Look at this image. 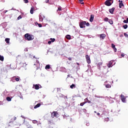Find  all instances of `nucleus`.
Wrapping results in <instances>:
<instances>
[{
  "label": "nucleus",
  "instance_id": "1",
  "mask_svg": "<svg viewBox=\"0 0 128 128\" xmlns=\"http://www.w3.org/2000/svg\"><path fill=\"white\" fill-rule=\"evenodd\" d=\"M24 38L25 40H34V36L28 34H26L24 35Z\"/></svg>",
  "mask_w": 128,
  "mask_h": 128
},
{
  "label": "nucleus",
  "instance_id": "2",
  "mask_svg": "<svg viewBox=\"0 0 128 128\" xmlns=\"http://www.w3.org/2000/svg\"><path fill=\"white\" fill-rule=\"evenodd\" d=\"M86 21H82L79 24V26L80 28H86Z\"/></svg>",
  "mask_w": 128,
  "mask_h": 128
},
{
  "label": "nucleus",
  "instance_id": "3",
  "mask_svg": "<svg viewBox=\"0 0 128 128\" xmlns=\"http://www.w3.org/2000/svg\"><path fill=\"white\" fill-rule=\"evenodd\" d=\"M51 116L52 118H58L60 116V114L56 112H54L51 114Z\"/></svg>",
  "mask_w": 128,
  "mask_h": 128
},
{
  "label": "nucleus",
  "instance_id": "4",
  "mask_svg": "<svg viewBox=\"0 0 128 128\" xmlns=\"http://www.w3.org/2000/svg\"><path fill=\"white\" fill-rule=\"evenodd\" d=\"M112 0H107L105 2L104 4L108 6H112Z\"/></svg>",
  "mask_w": 128,
  "mask_h": 128
},
{
  "label": "nucleus",
  "instance_id": "5",
  "mask_svg": "<svg viewBox=\"0 0 128 128\" xmlns=\"http://www.w3.org/2000/svg\"><path fill=\"white\" fill-rule=\"evenodd\" d=\"M121 100L122 102H126V97L124 96V94H122L120 96Z\"/></svg>",
  "mask_w": 128,
  "mask_h": 128
},
{
  "label": "nucleus",
  "instance_id": "6",
  "mask_svg": "<svg viewBox=\"0 0 128 128\" xmlns=\"http://www.w3.org/2000/svg\"><path fill=\"white\" fill-rule=\"evenodd\" d=\"M86 62L88 64H90V56H88V55H86Z\"/></svg>",
  "mask_w": 128,
  "mask_h": 128
},
{
  "label": "nucleus",
  "instance_id": "7",
  "mask_svg": "<svg viewBox=\"0 0 128 128\" xmlns=\"http://www.w3.org/2000/svg\"><path fill=\"white\" fill-rule=\"evenodd\" d=\"M94 15L91 14L90 18V22H94Z\"/></svg>",
  "mask_w": 128,
  "mask_h": 128
},
{
  "label": "nucleus",
  "instance_id": "8",
  "mask_svg": "<svg viewBox=\"0 0 128 128\" xmlns=\"http://www.w3.org/2000/svg\"><path fill=\"white\" fill-rule=\"evenodd\" d=\"M114 8H110L109 10V12H110V14H114Z\"/></svg>",
  "mask_w": 128,
  "mask_h": 128
},
{
  "label": "nucleus",
  "instance_id": "9",
  "mask_svg": "<svg viewBox=\"0 0 128 128\" xmlns=\"http://www.w3.org/2000/svg\"><path fill=\"white\" fill-rule=\"evenodd\" d=\"M106 34H100V38L102 40H104V38H106Z\"/></svg>",
  "mask_w": 128,
  "mask_h": 128
},
{
  "label": "nucleus",
  "instance_id": "10",
  "mask_svg": "<svg viewBox=\"0 0 128 128\" xmlns=\"http://www.w3.org/2000/svg\"><path fill=\"white\" fill-rule=\"evenodd\" d=\"M118 2H120V4H119V8H122V6H124V4H122V1H120V0H119Z\"/></svg>",
  "mask_w": 128,
  "mask_h": 128
},
{
  "label": "nucleus",
  "instance_id": "11",
  "mask_svg": "<svg viewBox=\"0 0 128 128\" xmlns=\"http://www.w3.org/2000/svg\"><path fill=\"white\" fill-rule=\"evenodd\" d=\"M34 87L35 90H39L40 89V86L38 84H34Z\"/></svg>",
  "mask_w": 128,
  "mask_h": 128
},
{
  "label": "nucleus",
  "instance_id": "12",
  "mask_svg": "<svg viewBox=\"0 0 128 128\" xmlns=\"http://www.w3.org/2000/svg\"><path fill=\"white\" fill-rule=\"evenodd\" d=\"M112 61L109 62L108 64V68H112Z\"/></svg>",
  "mask_w": 128,
  "mask_h": 128
},
{
  "label": "nucleus",
  "instance_id": "13",
  "mask_svg": "<svg viewBox=\"0 0 128 128\" xmlns=\"http://www.w3.org/2000/svg\"><path fill=\"white\" fill-rule=\"evenodd\" d=\"M16 78L15 80H16V82H20V77L18 76V78H16V76H14L12 78Z\"/></svg>",
  "mask_w": 128,
  "mask_h": 128
},
{
  "label": "nucleus",
  "instance_id": "14",
  "mask_svg": "<svg viewBox=\"0 0 128 128\" xmlns=\"http://www.w3.org/2000/svg\"><path fill=\"white\" fill-rule=\"evenodd\" d=\"M10 38H6L5 39V42H6V44H10Z\"/></svg>",
  "mask_w": 128,
  "mask_h": 128
},
{
  "label": "nucleus",
  "instance_id": "15",
  "mask_svg": "<svg viewBox=\"0 0 128 128\" xmlns=\"http://www.w3.org/2000/svg\"><path fill=\"white\" fill-rule=\"evenodd\" d=\"M66 38H67V40H70L72 38V37H70V36L68 34L66 35Z\"/></svg>",
  "mask_w": 128,
  "mask_h": 128
},
{
  "label": "nucleus",
  "instance_id": "16",
  "mask_svg": "<svg viewBox=\"0 0 128 128\" xmlns=\"http://www.w3.org/2000/svg\"><path fill=\"white\" fill-rule=\"evenodd\" d=\"M40 104H38L34 106V108H40Z\"/></svg>",
  "mask_w": 128,
  "mask_h": 128
},
{
  "label": "nucleus",
  "instance_id": "17",
  "mask_svg": "<svg viewBox=\"0 0 128 128\" xmlns=\"http://www.w3.org/2000/svg\"><path fill=\"white\" fill-rule=\"evenodd\" d=\"M70 88H76V84H72L70 86Z\"/></svg>",
  "mask_w": 128,
  "mask_h": 128
},
{
  "label": "nucleus",
  "instance_id": "18",
  "mask_svg": "<svg viewBox=\"0 0 128 128\" xmlns=\"http://www.w3.org/2000/svg\"><path fill=\"white\" fill-rule=\"evenodd\" d=\"M106 88H112V86L110 84H106Z\"/></svg>",
  "mask_w": 128,
  "mask_h": 128
},
{
  "label": "nucleus",
  "instance_id": "19",
  "mask_svg": "<svg viewBox=\"0 0 128 128\" xmlns=\"http://www.w3.org/2000/svg\"><path fill=\"white\" fill-rule=\"evenodd\" d=\"M4 56H0V60H1V62H4Z\"/></svg>",
  "mask_w": 128,
  "mask_h": 128
},
{
  "label": "nucleus",
  "instance_id": "20",
  "mask_svg": "<svg viewBox=\"0 0 128 128\" xmlns=\"http://www.w3.org/2000/svg\"><path fill=\"white\" fill-rule=\"evenodd\" d=\"M46 70H50V65H46L45 67Z\"/></svg>",
  "mask_w": 128,
  "mask_h": 128
},
{
  "label": "nucleus",
  "instance_id": "21",
  "mask_svg": "<svg viewBox=\"0 0 128 128\" xmlns=\"http://www.w3.org/2000/svg\"><path fill=\"white\" fill-rule=\"evenodd\" d=\"M34 9L33 8H31L30 10V12L32 14H34Z\"/></svg>",
  "mask_w": 128,
  "mask_h": 128
},
{
  "label": "nucleus",
  "instance_id": "22",
  "mask_svg": "<svg viewBox=\"0 0 128 128\" xmlns=\"http://www.w3.org/2000/svg\"><path fill=\"white\" fill-rule=\"evenodd\" d=\"M22 15H20L17 18V20H22Z\"/></svg>",
  "mask_w": 128,
  "mask_h": 128
},
{
  "label": "nucleus",
  "instance_id": "23",
  "mask_svg": "<svg viewBox=\"0 0 128 128\" xmlns=\"http://www.w3.org/2000/svg\"><path fill=\"white\" fill-rule=\"evenodd\" d=\"M26 126L28 128H34L32 125L28 124L26 125Z\"/></svg>",
  "mask_w": 128,
  "mask_h": 128
},
{
  "label": "nucleus",
  "instance_id": "24",
  "mask_svg": "<svg viewBox=\"0 0 128 128\" xmlns=\"http://www.w3.org/2000/svg\"><path fill=\"white\" fill-rule=\"evenodd\" d=\"M108 22L110 24H114V22L112 20H110Z\"/></svg>",
  "mask_w": 128,
  "mask_h": 128
},
{
  "label": "nucleus",
  "instance_id": "25",
  "mask_svg": "<svg viewBox=\"0 0 128 128\" xmlns=\"http://www.w3.org/2000/svg\"><path fill=\"white\" fill-rule=\"evenodd\" d=\"M6 100H7L8 102H10V100H12V98H10V97H7V98H6Z\"/></svg>",
  "mask_w": 128,
  "mask_h": 128
},
{
  "label": "nucleus",
  "instance_id": "26",
  "mask_svg": "<svg viewBox=\"0 0 128 128\" xmlns=\"http://www.w3.org/2000/svg\"><path fill=\"white\" fill-rule=\"evenodd\" d=\"M123 28H124V30H126V28H128V24H125L124 26H123Z\"/></svg>",
  "mask_w": 128,
  "mask_h": 128
},
{
  "label": "nucleus",
  "instance_id": "27",
  "mask_svg": "<svg viewBox=\"0 0 128 128\" xmlns=\"http://www.w3.org/2000/svg\"><path fill=\"white\" fill-rule=\"evenodd\" d=\"M84 100H87V102H88V104H90V101L88 99V98H86L84 99Z\"/></svg>",
  "mask_w": 128,
  "mask_h": 128
},
{
  "label": "nucleus",
  "instance_id": "28",
  "mask_svg": "<svg viewBox=\"0 0 128 128\" xmlns=\"http://www.w3.org/2000/svg\"><path fill=\"white\" fill-rule=\"evenodd\" d=\"M124 24H128V18H127L126 20H124Z\"/></svg>",
  "mask_w": 128,
  "mask_h": 128
},
{
  "label": "nucleus",
  "instance_id": "29",
  "mask_svg": "<svg viewBox=\"0 0 128 128\" xmlns=\"http://www.w3.org/2000/svg\"><path fill=\"white\" fill-rule=\"evenodd\" d=\"M79 2L81 4H84V0H79Z\"/></svg>",
  "mask_w": 128,
  "mask_h": 128
},
{
  "label": "nucleus",
  "instance_id": "30",
  "mask_svg": "<svg viewBox=\"0 0 128 128\" xmlns=\"http://www.w3.org/2000/svg\"><path fill=\"white\" fill-rule=\"evenodd\" d=\"M102 62H100L98 63L97 66H102Z\"/></svg>",
  "mask_w": 128,
  "mask_h": 128
},
{
  "label": "nucleus",
  "instance_id": "31",
  "mask_svg": "<svg viewBox=\"0 0 128 128\" xmlns=\"http://www.w3.org/2000/svg\"><path fill=\"white\" fill-rule=\"evenodd\" d=\"M50 40L52 42H54L56 40L55 38H50Z\"/></svg>",
  "mask_w": 128,
  "mask_h": 128
},
{
  "label": "nucleus",
  "instance_id": "32",
  "mask_svg": "<svg viewBox=\"0 0 128 128\" xmlns=\"http://www.w3.org/2000/svg\"><path fill=\"white\" fill-rule=\"evenodd\" d=\"M104 22H108V18H104Z\"/></svg>",
  "mask_w": 128,
  "mask_h": 128
},
{
  "label": "nucleus",
  "instance_id": "33",
  "mask_svg": "<svg viewBox=\"0 0 128 128\" xmlns=\"http://www.w3.org/2000/svg\"><path fill=\"white\" fill-rule=\"evenodd\" d=\"M32 124H38V120H32Z\"/></svg>",
  "mask_w": 128,
  "mask_h": 128
},
{
  "label": "nucleus",
  "instance_id": "34",
  "mask_svg": "<svg viewBox=\"0 0 128 128\" xmlns=\"http://www.w3.org/2000/svg\"><path fill=\"white\" fill-rule=\"evenodd\" d=\"M38 26L39 28H42V24H40L38 23Z\"/></svg>",
  "mask_w": 128,
  "mask_h": 128
},
{
  "label": "nucleus",
  "instance_id": "35",
  "mask_svg": "<svg viewBox=\"0 0 128 128\" xmlns=\"http://www.w3.org/2000/svg\"><path fill=\"white\" fill-rule=\"evenodd\" d=\"M112 48H116V46L114 44H112Z\"/></svg>",
  "mask_w": 128,
  "mask_h": 128
},
{
  "label": "nucleus",
  "instance_id": "36",
  "mask_svg": "<svg viewBox=\"0 0 128 128\" xmlns=\"http://www.w3.org/2000/svg\"><path fill=\"white\" fill-rule=\"evenodd\" d=\"M59 10V11L62 10V7H60V6L58 7V10Z\"/></svg>",
  "mask_w": 128,
  "mask_h": 128
},
{
  "label": "nucleus",
  "instance_id": "37",
  "mask_svg": "<svg viewBox=\"0 0 128 128\" xmlns=\"http://www.w3.org/2000/svg\"><path fill=\"white\" fill-rule=\"evenodd\" d=\"M24 2L25 4H28V0H24Z\"/></svg>",
  "mask_w": 128,
  "mask_h": 128
},
{
  "label": "nucleus",
  "instance_id": "38",
  "mask_svg": "<svg viewBox=\"0 0 128 128\" xmlns=\"http://www.w3.org/2000/svg\"><path fill=\"white\" fill-rule=\"evenodd\" d=\"M124 36L126 38H128V34L126 33H124Z\"/></svg>",
  "mask_w": 128,
  "mask_h": 128
},
{
  "label": "nucleus",
  "instance_id": "39",
  "mask_svg": "<svg viewBox=\"0 0 128 128\" xmlns=\"http://www.w3.org/2000/svg\"><path fill=\"white\" fill-rule=\"evenodd\" d=\"M85 24H86V26H90V23L88 22H87V23L86 22Z\"/></svg>",
  "mask_w": 128,
  "mask_h": 128
},
{
  "label": "nucleus",
  "instance_id": "40",
  "mask_svg": "<svg viewBox=\"0 0 128 128\" xmlns=\"http://www.w3.org/2000/svg\"><path fill=\"white\" fill-rule=\"evenodd\" d=\"M113 50H114V52H116V50H116V48H113Z\"/></svg>",
  "mask_w": 128,
  "mask_h": 128
},
{
  "label": "nucleus",
  "instance_id": "41",
  "mask_svg": "<svg viewBox=\"0 0 128 128\" xmlns=\"http://www.w3.org/2000/svg\"><path fill=\"white\" fill-rule=\"evenodd\" d=\"M12 122H13L12 121L9 122L8 126H10V124H12Z\"/></svg>",
  "mask_w": 128,
  "mask_h": 128
},
{
  "label": "nucleus",
  "instance_id": "42",
  "mask_svg": "<svg viewBox=\"0 0 128 128\" xmlns=\"http://www.w3.org/2000/svg\"><path fill=\"white\" fill-rule=\"evenodd\" d=\"M84 102H82L80 104V106H83L84 105Z\"/></svg>",
  "mask_w": 128,
  "mask_h": 128
},
{
  "label": "nucleus",
  "instance_id": "43",
  "mask_svg": "<svg viewBox=\"0 0 128 128\" xmlns=\"http://www.w3.org/2000/svg\"><path fill=\"white\" fill-rule=\"evenodd\" d=\"M50 2V0H45V2L46 4H48V2Z\"/></svg>",
  "mask_w": 128,
  "mask_h": 128
},
{
  "label": "nucleus",
  "instance_id": "44",
  "mask_svg": "<svg viewBox=\"0 0 128 128\" xmlns=\"http://www.w3.org/2000/svg\"><path fill=\"white\" fill-rule=\"evenodd\" d=\"M52 41H48V44H52Z\"/></svg>",
  "mask_w": 128,
  "mask_h": 128
},
{
  "label": "nucleus",
  "instance_id": "45",
  "mask_svg": "<svg viewBox=\"0 0 128 128\" xmlns=\"http://www.w3.org/2000/svg\"><path fill=\"white\" fill-rule=\"evenodd\" d=\"M122 36H124V35L122 34L120 36V38H122Z\"/></svg>",
  "mask_w": 128,
  "mask_h": 128
},
{
  "label": "nucleus",
  "instance_id": "46",
  "mask_svg": "<svg viewBox=\"0 0 128 128\" xmlns=\"http://www.w3.org/2000/svg\"><path fill=\"white\" fill-rule=\"evenodd\" d=\"M121 56H122V58H124V54H122Z\"/></svg>",
  "mask_w": 128,
  "mask_h": 128
},
{
  "label": "nucleus",
  "instance_id": "47",
  "mask_svg": "<svg viewBox=\"0 0 128 128\" xmlns=\"http://www.w3.org/2000/svg\"><path fill=\"white\" fill-rule=\"evenodd\" d=\"M86 102H88L85 101V102H83V104H86Z\"/></svg>",
  "mask_w": 128,
  "mask_h": 128
},
{
  "label": "nucleus",
  "instance_id": "48",
  "mask_svg": "<svg viewBox=\"0 0 128 128\" xmlns=\"http://www.w3.org/2000/svg\"><path fill=\"white\" fill-rule=\"evenodd\" d=\"M0 128H2V124H0Z\"/></svg>",
  "mask_w": 128,
  "mask_h": 128
},
{
  "label": "nucleus",
  "instance_id": "49",
  "mask_svg": "<svg viewBox=\"0 0 128 128\" xmlns=\"http://www.w3.org/2000/svg\"><path fill=\"white\" fill-rule=\"evenodd\" d=\"M68 60H72V58H68Z\"/></svg>",
  "mask_w": 128,
  "mask_h": 128
},
{
  "label": "nucleus",
  "instance_id": "50",
  "mask_svg": "<svg viewBox=\"0 0 128 128\" xmlns=\"http://www.w3.org/2000/svg\"><path fill=\"white\" fill-rule=\"evenodd\" d=\"M16 120V118L14 117V120Z\"/></svg>",
  "mask_w": 128,
  "mask_h": 128
},
{
  "label": "nucleus",
  "instance_id": "51",
  "mask_svg": "<svg viewBox=\"0 0 128 128\" xmlns=\"http://www.w3.org/2000/svg\"><path fill=\"white\" fill-rule=\"evenodd\" d=\"M76 64H78V66H80V64L78 62H76Z\"/></svg>",
  "mask_w": 128,
  "mask_h": 128
},
{
  "label": "nucleus",
  "instance_id": "52",
  "mask_svg": "<svg viewBox=\"0 0 128 128\" xmlns=\"http://www.w3.org/2000/svg\"><path fill=\"white\" fill-rule=\"evenodd\" d=\"M100 113H98V114H97V115H98V116H100Z\"/></svg>",
  "mask_w": 128,
  "mask_h": 128
},
{
  "label": "nucleus",
  "instance_id": "53",
  "mask_svg": "<svg viewBox=\"0 0 128 128\" xmlns=\"http://www.w3.org/2000/svg\"><path fill=\"white\" fill-rule=\"evenodd\" d=\"M106 120H108V118H106Z\"/></svg>",
  "mask_w": 128,
  "mask_h": 128
},
{
  "label": "nucleus",
  "instance_id": "54",
  "mask_svg": "<svg viewBox=\"0 0 128 128\" xmlns=\"http://www.w3.org/2000/svg\"><path fill=\"white\" fill-rule=\"evenodd\" d=\"M94 112H95V114H96V111H94Z\"/></svg>",
  "mask_w": 128,
  "mask_h": 128
},
{
  "label": "nucleus",
  "instance_id": "55",
  "mask_svg": "<svg viewBox=\"0 0 128 128\" xmlns=\"http://www.w3.org/2000/svg\"><path fill=\"white\" fill-rule=\"evenodd\" d=\"M66 98H68V96H66Z\"/></svg>",
  "mask_w": 128,
  "mask_h": 128
},
{
  "label": "nucleus",
  "instance_id": "56",
  "mask_svg": "<svg viewBox=\"0 0 128 128\" xmlns=\"http://www.w3.org/2000/svg\"><path fill=\"white\" fill-rule=\"evenodd\" d=\"M34 58H36V57H34Z\"/></svg>",
  "mask_w": 128,
  "mask_h": 128
}]
</instances>
